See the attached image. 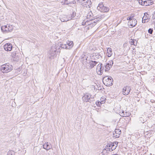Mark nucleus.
Instances as JSON below:
<instances>
[{
	"instance_id": "f257e3e1",
	"label": "nucleus",
	"mask_w": 155,
	"mask_h": 155,
	"mask_svg": "<svg viewBox=\"0 0 155 155\" xmlns=\"http://www.w3.org/2000/svg\"><path fill=\"white\" fill-rule=\"evenodd\" d=\"M93 16V15L91 12H89L87 15V18L90 19V22L92 24V26H94L97 22L103 19L104 17V15H97Z\"/></svg>"
},
{
	"instance_id": "f03ea898",
	"label": "nucleus",
	"mask_w": 155,
	"mask_h": 155,
	"mask_svg": "<svg viewBox=\"0 0 155 155\" xmlns=\"http://www.w3.org/2000/svg\"><path fill=\"white\" fill-rule=\"evenodd\" d=\"M60 48V46L55 45H53L49 51L50 56L49 58H52L51 57H54L56 55L57 52L58 51V50Z\"/></svg>"
},
{
	"instance_id": "7ed1b4c3",
	"label": "nucleus",
	"mask_w": 155,
	"mask_h": 155,
	"mask_svg": "<svg viewBox=\"0 0 155 155\" xmlns=\"http://www.w3.org/2000/svg\"><path fill=\"white\" fill-rule=\"evenodd\" d=\"M104 84L107 86H110L113 84V80L111 77H108L106 76L103 79Z\"/></svg>"
},
{
	"instance_id": "20e7f679",
	"label": "nucleus",
	"mask_w": 155,
	"mask_h": 155,
	"mask_svg": "<svg viewBox=\"0 0 155 155\" xmlns=\"http://www.w3.org/2000/svg\"><path fill=\"white\" fill-rule=\"evenodd\" d=\"M12 69V67L11 65H8L6 64L2 65L1 66V71L3 73H7Z\"/></svg>"
},
{
	"instance_id": "39448f33",
	"label": "nucleus",
	"mask_w": 155,
	"mask_h": 155,
	"mask_svg": "<svg viewBox=\"0 0 155 155\" xmlns=\"http://www.w3.org/2000/svg\"><path fill=\"white\" fill-rule=\"evenodd\" d=\"M97 9L102 12H106L109 10L108 7L104 6L102 2H100L99 4L98 5L97 7Z\"/></svg>"
},
{
	"instance_id": "423d86ee",
	"label": "nucleus",
	"mask_w": 155,
	"mask_h": 155,
	"mask_svg": "<svg viewBox=\"0 0 155 155\" xmlns=\"http://www.w3.org/2000/svg\"><path fill=\"white\" fill-rule=\"evenodd\" d=\"M117 146V145H115L114 143H109L107 144L106 147L109 151H111L114 150Z\"/></svg>"
},
{
	"instance_id": "0eeeda50",
	"label": "nucleus",
	"mask_w": 155,
	"mask_h": 155,
	"mask_svg": "<svg viewBox=\"0 0 155 155\" xmlns=\"http://www.w3.org/2000/svg\"><path fill=\"white\" fill-rule=\"evenodd\" d=\"M82 5L84 7L90 8V5L91 3L90 0H81Z\"/></svg>"
},
{
	"instance_id": "6e6552de",
	"label": "nucleus",
	"mask_w": 155,
	"mask_h": 155,
	"mask_svg": "<svg viewBox=\"0 0 155 155\" xmlns=\"http://www.w3.org/2000/svg\"><path fill=\"white\" fill-rule=\"evenodd\" d=\"M121 133L120 129H116L113 133V137L114 138H119Z\"/></svg>"
},
{
	"instance_id": "1a4fd4ad",
	"label": "nucleus",
	"mask_w": 155,
	"mask_h": 155,
	"mask_svg": "<svg viewBox=\"0 0 155 155\" xmlns=\"http://www.w3.org/2000/svg\"><path fill=\"white\" fill-rule=\"evenodd\" d=\"M91 95L89 94H86L83 97L82 99L84 101L90 102L91 101Z\"/></svg>"
},
{
	"instance_id": "9d476101",
	"label": "nucleus",
	"mask_w": 155,
	"mask_h": 155,
	"mask_svg": "<svg viewBox=\"0 0 155 155\" xmlns=\"http://www.w3.org/2000/svg\"><path fill=\"white\" fill-rule=\"evenodd\" d=\"M12 46L11 44L7 43L4 45V48L7 51H10L12 50Z\"/></svg>"
},
{
	"instance_id": "9b49d317",
	"label": "nucleus",
	"mask_w": 155,
	"mask_h": 155,
	"mask_svg": "<svg viewBox=\"0 0 155 155\" xmlns=\"http://www.w3.org/2000/svg\"><path fill=\"white\" fill-rule=\"evenodd\" d=\"M130 90L131 89H129V87L125 86L123 88L122 93L124 95H127L129 94Z\"/></svg>"
},
{
	"instance_id": "f8f14e48",
	"label": "nucleus",
	"mask_w": 155,
	"mask_h": 155,
	"mask_svg": "<svg viewBox=\"0 0 155 155\" xmlns=\"http://www.w3.org/2000/svg\"><path fill=\"white\" fill-rule=\"evenodd\" d=\"M43 146V148L47 150H50L52 147V146L51 144L48 142L44 143Z\"/></svg>"
},
{
	"instance_id": "ddd939ff",
	"label": "nucleus",
	"mask_w": 155,
	"mask_h": 155,
	"mask_svg": "<svg viewBox=\"0 0 155 155\" xmlns=\"http://www.w3.org/2000/svg\"><path fill=\"white\" fill-rule=\"evenodd\" d=\"M137 21L135 19L133 18L132 20L129 21L128 24L130 25L132 27H134L137 23Z\"/></svg>"
},
{
	"instance_id": "4468645a",
	"label": "nucleus",
	"mask_w": 155,
	"mask_h": 155,
	"mask_svg": "<svg viewBox=\"0 0 155 155\" xmlns=\"http://www.w3.org/2000/svg\"><path fill=\"white\" fill-rule=\"evenodd\" d=\"M97 63V62L95 61H91L89 63L90 66L89 67V68L91 69L92 68L94 67L95 66Z\"/></svg>"
},
{
	"instance_id": "2eb2a0df",
	"label": "nucleus",
	"mask_w": 155,
	"mask_h": 155,
	"mask_svg": "<svg viewBox=\"0 0 155 155\" xmlns=\"http://www.w3.org/2000/svg\"><path fill=\"white\" fill-rule=\"evenodd\" d=\"M143 5L147 6L151 5L153 4V2L150 0H146L144 1Z\"/></svg>"
},
{
	"instance_id": "dca6fc26",
	"label": "nucleus",
	"mask_w": 155,
	"mask_h": 155,
	"mask_svg": "<svg viewBox=\"0 0 155 155\" xmlns=\"http://www.w3.org/2000/svg\"><path fill=\"white\" fill-rule=\"evenodd\" d=\"M130 42L131 45H137V41L136 39H131L130 40Z\"/></svg>"
},
{
	"instance_id": "f3484780",
	"label": "nucleus",
	"mask_w": 155,
	"mask_h": 155,
	"mask_svg": "<svg viewBox=\"0 0 155 155\" xmlns=\"http://www.w3.org/2000/svg\"><path fill=\"white\" fill-rule=\"evenodd\" d=\"M107 56L109 57H110L112 55V50L111 48H108L107 49Z\"/></svg>"
},
{
	"instance_id": "a211bd4d",
	"label": "nucleus",
	"mask_w": 155,
	"mask_h": 155,
	"mask_svg": "<svg viewBox=\"0 0 155 155\" xmlns=\"http://www.w3.org/2000/svg\"><path fill=\"white\" fill-rule=\"evenodd\" d=\"M68 45V48H70V49L72 48L73 45V43L72 41H68L66 43Z\"/></svg>"
},
{
	"instance_id": "6ab92c4d",
	"label": "nucleus",
	"mask_w": 155,
	"mask_h": 155,
	"mask_svg": "<svg viewBox=\"0 0 155 155\" xmlns=\"http://www.w3.org/2000/svg\"><path fill=\"white\" fill-rule=\"evenodd\" d=\"M109 64H108L107 63L105 66V72H107L109 70H110V68H111Z\"/></svg>"
},
{
	"instance_id": "aec40b11",
	"label": "nucleus",
	"mask_w": 155,
	"mask_h": 155,
	"mask_svg": "<svg viewBox=\"0 0 155 155\" xmlns=\"http://www.w3.org/2000/svg\"><path fill=\"white\" fill-rule=\"evenodd\" d=\"M60 48H64L65 49H70V48H68V46H67V45L65 44H62L61 45V46H60Z\"/></svg>"
},
{
	"instance_id": "412c9836",
	"label": "nucleus",
	"mask_w": 155,
	"mask_h": 155,
	"mask_svg": "<svg viewBox=\"0 0 155 155\" xmlns=\"http://www.w3.org/2000/svg\"><path fill=\"white\" fill-rule=\"evenodd\" d=\"M82 25H92V24H91V22H90V23L89 22L87 21H83L82 23Z\"/></svg>"
},
{
	"instance_id": "4be33fe9",
	"label": "nucleus",
	"mask_w": 155,
	"mask_h": 155,
	"mask_svg": "<svg viewBox=\"0 0 155 155\" xmlns=\"http://www.w3.org/2000/svg\"><path fill=\"white\" fill-rule=\"evenodd\" d=\"M103 70L104 67L103 66L102 67L101 66V69H100V70L98 71V74L100 75H101L103 73Z\"/></svg>"
},
{
	"instance_id": "5701e85b",
	"label": "nucleus",
	"mask_w": 155,
	"mask_h": 155,
	"mask_svg": "<svg viewBox=\"0 0 155 155\" xmlns=\"http://www.w3.org/2000/svg\"><path fill=\"white\" fill-rule=\"evenodd\" d=\"M147 15H148L146 13L144 14V16L142 18L143 20L145 21L148 19V17L147 16Z\"/></svg>"
},
{
	"instance_id": "b1692460",
	"label": "nucleus",
	"mask_w": 155,
	"mask_h": 155,
	"mask_svg": "<svg viewBox=\"0 0 155 155\" xmlns=\"http://www.w3.org/2000/svg\"><path fill=\"white\" fill-rule=\"evenodd\" d=\"M130 113L129 112H126L124 114L123 117H128L130 116Z\"/></svg>"
},
{
	"instance_id": "393cba45",
	"label": "nucleus",
	"mask_w": 155,
	"mask_h": 155,
	"mask_svg": "<svg viewBox=\"0 0 155 155\" xmlns=\"http://www.w3.org/2000/svg\"><path fill=\"white\" fill-rule=\"evenodd\" d=\"M102 64L101 63V64H98L97 66V70L98 71L100 70V69H101V66L102 65Z\"/></svg>"
},
{
	"instance_id": "a878e982",
	"label": "nucleus",
	"mask_w": 155,
	"mask_h": 155,
	"mask_svg": "<svg viewBox=\"0 0 155 155\" xmlns=\"http://www.w3.org/2000/svg\"><path fill=\"white\" fill-rule=\"evenodd\" d=\"M96 105L97 106L99 107H100L102 104H103L102 103L101 101H97L96 103Z\"/></svg>"
},
{
	"instance_id": "bb28decb",
	"label": "nucleus",
	"mask_w": 155,
	"mask_h": 155,
	"mask_svg": "<svg viewBox=\"0 0 155 155\" xmlns=\"http://www.w3.org/2000/svg\"><path fill=\"white\" fill-rule=\"evenodd\" d=\"M8 29L9 30V32H11L12 31L13 28L12 25H8Z\"/></svg>"
},
{
	"instance_id": "cd10ccee",
	"label": "nucleus",
	"mask_w": 155,
	"mask_h": 155,
	"mask_svg": "<svg viewBox=\"0 0 155 155\" xmlns=\"http://www.w3.org/2000/svg\"><path fill=\"white\" fill-rule=\"evenodd\" d=\"M5 27L6 25L3 26L1 27V29L2 32H5Z\"/></svg>"
},
{
	"instance_id": "c85d7f7f",
	"label": "nucleus",
	"mask_w": 155,
	"mask_h": 155,
	"mask_svg": "<svg viewBox=\"0 0 155 155\" xmlns=\"http://www.w3.org/2000/svg\"><path fill=\"white\" fill-rule=\"evenodd\" d=\"M113 61L112 60H111L109 61V62L107 63L110 66V67H111L113 64Z\"/></svg>"
},
{
	"instance_id": "c756f323",
	"label": "nucleus",
	"mask_w": 155,
	"mask_h": 155,
	"mask_svg": "<svg viewBox=\"0 0 155 155\" xmlns=\"http://www.w3.org/2000/svg\"><path fill=\"white\" fill-rule=\"evenodd\" d=\"M153 28H150L148 30V32L150 34H152L153 32Z\"/></svg>"
},
{
	"instance_id": "7c9ffc66",
	"label": "nucleus",
	"mask_w": 155,
	"mask_h": 155,
	"mask_svg": "<svg viewBox=\"0 0 155 155\" xmlns=\"http://www.w3.org/2000/svg\"><path fill=\"white\" fill-rule=\"evenodd\" d=\"M76 15V13H75L74 12H73L72 14H71V19H73V18Z\"/></svg>"
},
{
	"instance_id": "2f4dec72",
	"label": "nucleus",
	"mask_w": 155,
	"mask_h": 155,
	"mask_svg": "<svg viewBox=\"0 0 155 155\" xmlns=\"http://www.w3.org/2000/svg\"><path fill=\"white\" fill-rule=\"evenodd\" d=\"M101 102L102 104H104L105 103V99L104 98L101 97L100 99Z\"/></svg>"
},
{
	"instance_id": "473e14b6",
	"label": "nucleus",
	"mask_w": 155,
	"mask_h": 155,
	"mask_svg": "<svg viewBox=\"0 0 155 155\" xmlns=\"http://www.w3.org/2000/svg\"><path fill=\"white\" fill-rule=\"evenodd\" d=\"M139 2L141 5H143V4L144 2V1L142 0H139Z\"/></svg>"
},
{
	"instance_id": "72a5a7b5",
	"label": "nucleus",
	"mask_w": 155,
	"mask_h": 155,
	"mask_svg": "<svg viewBox=\"0 0 155 155\" xmlns=\"http://www.w3.org/2000/svg\"><path fill=\"white\" fill-rule=\"evenodd\" d=\"M6 27H5V32H9V30L8 28V25H6Z\"/></svg>"
},
{
	"instance_id": "f704fd0d",
	"label": "nucleus",
	"mask_w": 155,
	"mask_h": 155,
	"mask_svg": "<svg viewBox=\"0 0 155 155\" xmlns=\"http://www.w3.org/2000/svg\"><path fill=\"white\" fill-rule=\"evenodd\" d=\"M16 53L15 52H13L12 53V56L13 58H15L16 55Z\"/></svg>"
},
{
	"instance_id": "c9c22d12",
	"label": "nucleus",
	"mask_w": 155,
	"mask_h": 155,
	"mask_svg": "<svg viewBox=\"0 0 155 155\" xmlns=\"http://www.w3.org/2000/svg\"><path fill=\"white\" fill-rule=\"evenodd\" d=\"M132 18V17H128L127 18V20H129V21H131L133 19Z\"/></svg>"
},
{
	"instance_id": "e433bc0d",
	"label": "nucleus",
	"mask_w": 155,
	"mask_h": 155,
	"mask_svg": "<svg viewBox=\"0 0 155 155\" xmlns=\"http://www.w3.org/2000/svg\"><path fill=\"white\" fill-rule=\"evenodd\" d=\"M139 119H140V122H141L143 123L144 122V120H143V119L142 118V117H140Z\"/></svg>"
},
{
	"instance_id": "4c0bfd02",
	"label": "nucleus",
	"mask_w": 155,
	"mask_h": 155,
	"mask_svg": "<svg viewBox=\"0 0 155 155\" xmlns=\"http://www.w3.org/2000/svg\"><path fill=\"white\" fill-rule=\"evenodd\" d=\"M124 114V110H122V113H121V114H122V115L123 116Z\"/></svg>"
},
{
	"instance_id": "58836bf2",
	"label": "nucleus",
	"mask_w": 155,
	"mask_h": 155,
	"mask_svg": "<svg viewBox=\"0 0 155 155\" xmlns=\"http://www.w3.org/2000/svg\"><path fill=\"white\" fill-rule=\"evenodd\" d=\"M153 18L155 19V12H154V13L153 14Z\"/></svg>"
},
{
	"instance_id": "ea45409f",
	"label": "nucleus",
	"mask_w": 155,
	"mask_h": 155,
	"mask_svg": "<svg viewBox=\"0 0 155 155\" xmlns=\"http://www.w3.org/2000/svg\"><path fill=\"white\" fill-rule=\"evenodd\" d=\"M145 21H144V20H142V22L143 23H144L146 22Z\"/></svg>"
},
{
	"instance_id": "a19ab883",
	"label": "nucleus",
	"mask_w": 155,
	"mask_h": 155,
	"mask_svg": "<svg viewBox=\"0 0 155 155\" xmlns=\"http://www.w3.org/2000/svg\"><path fill=\"white\" fill-rule=\"evenodd\" d=\"M91 99H94V97H91Z\"/></svg>"
},
{
	"instance_id": "79ce46f5",
	"label": "nucleus",
	"mask_w": 155,
	"mask_h": 155,
	"mask_svg": "<svg viewBox=\"0 0 155 155\" xmlns=\"http://www.w3.org/2000/svg\"><path fill=\"white\" fill-rule=\"evenodd\" d=\"M98 54H99V53H97V55H98Z\"/></svg>"
},
{
	"instance_id": "37998d69",
	"label": "nucleus",
	"mask_w": 155,
	"mask_h": 155,
	"mask_svg": "<svg viewBox=\"0 0 155 155\" xmlns=\"http://www.w3.org/2000/svg\"><path fill=\"white\" fill-rule=\"evenodd\" d=\"M64 1L65 2L66 1H67V0H64Z\"/></svg>"
}]
</instances>
